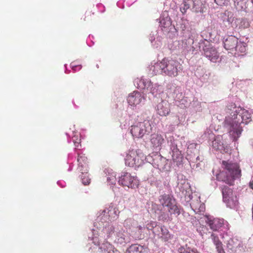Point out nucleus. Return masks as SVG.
<instances>
[{"instance_id": "1", "label": "nucleus", "mask_w": 253, "mask_h": 253, "mask_svg": "<svg viewBox=\"0 0 253 253\" xmlns=\"http://www.w3.org/2000/svg\"><path fill=\"white\" fill-rule=\"evenodd\" d=\"M238 109L235 103H231L227 106L226 112L230 114L233 119L235 120V126L233 124L229 131L233 140H237L240 137L243 129L240 125L241 123L247 124L251 121V114L247 111L243 110L241 114H238Z\"/></svg>"}, {"instance_id": "2", "label": "nucleus", "mask_w": 253, "mask_h": 253, "mask_svg": "<svg viewBox=\"0 0 253 253\" xmlns=\"http://www.w3.org/2000/svg\"><path fill=\"white\" fill-rule=\"evenodd\" d=\"M222 168L223 170L216 175L218 181H222L229 185L234 184L236 179L240 178L242 176L240 165L237 163L230 161H222Z\"/></svg>"}, {"instance_id": "3", "label": "nucleus", "mask_w": 253, "mask_h": 253, "mask_svg": "<svg viewBox=\"0 0 253 253\" xmlns=\"http://www.w3.org/2000/svg\"><path fill=\"white\" fill-rule=\"evenodd\" d=\"M152 130L151 122L147 120L131 126L130 129L132 136L136 138H141L145 135L149 134Z\"/></svg>"}, {"instance_id": "4", "label": "nucleus", "mask_w": 253, "mask_h": 253, "mask_svg": "<svg viewBox=\"0 0 253 253\" xmlns=\"http://www.w3.org/2000/svg\"><path fill=\"white\" fill-rule=\"evenodd\" d=\"M112 233H114V243L117 245L125 246L129 242V238L127 231L123 228H119L115 231V227L112 225L109 226L107 229V234L108 238L111 237Z\"/></svg>"}, {"instance_id": "5", "label": "nucleus", "mask_w": 253, "mask_h": 253, "mask_svg": "<svg viewBox=\"0 0 253 253\" xmlns=\"http://www.w3.org/2000/svg\"><path fill=\"white\" fill-rule=\"evenodd\" d=\"M159 201L164 208H167L168 211L170 215L174 214L178 216L180 214V209L176 205L175 199L170 195L166 194L162 195L159 197Z\"/></svg>"}, {"instance_id": "6", "label": "nucleus", "mask_w": 253, "mask_h": 253, "mask_svg": "<svg viewBox=\"0 0 253 253\" xmlns=\"http://www.w3.org/2000/svg\"><path fill=\"white\" fill-rule=\"evenodd\" d=\"M145 156L140 149L129 150L125 158V164L130 167H139L143 161Z\"/></svg>"}, {"instance_id": "7", "label": "nucleus", "mask_w": 253, "mask_h": 253, "mask_svg": "<svg viewBox=\"0 0 253 253\" xmlns=\"http://www.w3.org/2000/svg\"><path fill=\"white\" fill-rule=\"evenodd\" d=\"M164 73L171 77H176L178 72L181 70V65L176 60L164 58Z\"/></svg>"}, {"instance_id": "8", "label": "nucleus", "mask_w": 253, "mask_h": 253, "mask_svg": "<svg viewBox=\"0 0 253 253\" xmlns=\"http://www.w3.org/2000/svg\"><path fill=\"white\" fill-rule=\"evenodd\" d=\"M119 183L123 186L135 188L139 185V180L136 176L132 175L130 173L124 172L120 177Z\"/></svg>"}, {"instance_id": "9", "label": "nucleus", "mask_w": 253, "mask_h": 253, "mask_svg": "<svg viewBox=\"0 0 253 253\" xmlns=\"http://www.w3.org/2000/svg\"><path fill=\"white\" fill-rule=\"evenodd\" d=\"M165 139L163 135L159 133H154L150 135V142L153 149L160 150Z\"/></svg>"}, {"instance_id": "10", "label": "nucleus", "mask_w": 253, "mask_h": 253, "mask_svg": "<svg viewBox=\"0 0 253 253\" xmlns=\"http://www.w3.org/2000/svg\"><path fill=\"white\" fill-rule=\"evenodd\" d=\"M205 217L206 222L213 231L219 230L224 225V220L222 218H212L210 215H206Z\"/></svg>"}, {"instance_id": "11", "label": "nucleus", "mask_w": 253, "mask_h": 253, "mask_svg": "<svg viewBox=\"0 0 253 253\" xmlns=\"http://www.w3.org/2000/svg\"><path fill=\"white\" fill-rule=\"evenodd\" d=\"M153 233L155 236H158L164 241H167L171 238V235L169 230L165 226H158L153 231Z\"/></svg>"}, {"instance_id": "12", "label": "nucleus", "mask_w": 253, "mask_h": 253, "mask_svg": "<svg viewBox=\"0 0 253 253\" xmlns=\"http://www.w3.org/2000/svg\"><path fill=\"white\" fill-rule=\"evenodd\" d=\"M157 111L161 116H166L170 112V104L168 101L162 100L157 105Z\"/></svg>"}, {"instance_id": "13", "label": "nucleus", "mask_w": 253, "mask_h": 253, "mask_svg": "<svg viewBox=\"0 0 253 253\" xmlns=\"http://www.w3.org/2000/svg\"><path fill=\"white\" fill-rule=\"evenodd\" d=\"M142 99L141 93L137 91H134L128 95L127 101L130 105L136 106L141 102Z\"/></svg>"}, {"instance_id": "14", "label": "nucleus", "mask_w": 253, "mask_h": 253, "mask_svg": "<svg viewBox=\"0 0 253 253\" xmlns=\"http://www.w3.org/2000/svg\"><path fill=\"white\" fill-rule=\"evenodd\" d=\"M205 55L213 62H216L218 58L216 50L210 46H205L203 48Z\"/></svg>"}, {"instance_id": "15", "label": "nucleus", "mask_w": 253, "mask_h": 253, "mask_svg": "<svg viewBox=\"0 0 253 253\" xmlns=\"http://www.w3.org/2000/svg\"><path fill=\"white\" fill-rule=\"evenodd\" d=\"M238 42V39L233 36H229L224 42V46L227 50H230L231 52H233Z\"/></svg>"}, {"instance_id": "16", "label": "nucleus", "mask_w": 253, "mask_h": 253, "mask_svg": "<svg viewBox=\"0 0 253 253\" xmlns=\"http://www.w3.org/2000/svg\"><path fill=\"white\" fill-rule=\"evenodd\" d=\"M78 169L82 172L88 171L87 158L84 154H79L78 157Z\"/></svg>"}, {"instance_id": "17", "label": "nucleus", "mask_w": 253, "mask_h": 253, "mask_svg": "<svg viewBox=\"0 0 253 253\" xmlns=\"http://www.w3.org/2000/svg\"><path fill=\"white\" fill-rule=\"evenodd\" d=\"M164 58L160 62H157L150 66V71L153 75L164 73Z\"/></svg>"}, {"instance_id": "18", "label": "nucleus", "mask_w": 253, "mask_h": 253, "mask_svg": "<svg viewBox=\"0 0 253 253\" xmlns=\"http://www.w3.org/2000/svg\"><path fill=\"white\" fill-rule=\"evenodd\" d=\"M101 253H120L114 246L108 242L102 244L99 248Z\"/></svg>"}, {"instance_id": "19", "label": "nucleus", "mask_w": 253, "mask_h": 253, "mask_svg": "<svg viewBox=\"0 0 253 253\" xmlns=\"http://www.w3.org/2000/svg\"><path fill=\"white\" fill-rule=\"evenodd\" d=\"M172 159L173 163H176L177 166L182 164L183 156L181 152L176 147L172 150Z\"/></svg>"}, {"instance_id": "20", "label": "nucleus", "mask_w": 253, "mask_h": 253, "mask_svg": "<svg viewBox=\"0 0 253 253\" xmlns=\"http://www.w3.org/2000/svg\"><path fill=\"white\" fill-rule=\"evenodd\" d=\"M126 253H146V250L143 246L133 244L127 249Z\"/></svg>"}, {"instance_id": "21", "label": "nucleus", "mask_w": 253, "mask_h": 253, "mask_svg": "<svg viewBox=\"0 0 253 253\" xmlns=\"http://www.w3.org/2000/svg\"><path fill=\"white\" fill-rule=\"evenodd\" d=\"M221 190L223 201L227 203H229L230 199L232 198L233 194L232 189L227 186L224 185L221 187Z\"/></svg>"}, {"instance_id": "22", "label": "nucleus", "mask_w": 253, "mask_h": 253, "mask_svg": "<svg viewBox=\"0 0 253 253\" xmlns=\"http://www.w3.org/2000/svg\"><path fill=\"white\" fill-rule=\"evenodd\" d=\"M211 238L214 244L216 246V249L218 253H225L222 247V244L219 240L218 237L215 234L212 233L211 235Z\"/></svg>"}, {"instance_id": "23", "label": "nucleus", "mask_w": 253, "mask_h": 253, "mask_svg": "<svg viewBox=\"0 0 253 253\" xmlns=\"http://www.w3.org/2000/svg\"><path fill=\"white\" fill-rule=\"evenodd\" d=\"M192 8L196 12H201L202 10L203 3L201 0H188Z\"/></svg>"}, {"instance_id": "24", "label": "nucleus", "mask_w": 253, "mask_h": 253, "mask_svg": "<svg viewBox=\"0 0 253 253\" xmlns=\"http://www.w3.org/2000/svg\"><path fill=\"white\" fill-rule=\"evenodd\" d=\"M246 51V48L245 43L240 41H238L237 46H236L235 49L233 50L234 52L232 53L239 55L241 54L245 53Z\"/></svg>"}, {"instance_id": "25", "label": "nucleus", "mask_w": 253, "mask_h": 253, "mask_svg": "<svg viewBox=\"0 0 253 253\" xmlns=\"http://www.w3.org/2000/svg\"><path fill=\"white\" fill-rule=\"evenodd\" d=\"M104 212L108 214L110 220H114L118 217L117 211L113 207H109L107 210H104Z\"/></svg>"}, {"instance_id": "26", "label": "nucleus", "mask_w": 253, "mask_h": 253, "mask_svg": "<svg viewBox=\"0 0 253 253\" xmlns=\"http://www.w3.org/2000/svg\"><path fill=\"white\" fill-rule=\"evenodd\" d=\"M224 15L226 17L224 21H226L229 24H231L234 19V14L231 11H226L224 13Z\"/></svg>"}, {"instance_id": "27", "label": "nucleus", "mask_w": 253, "mask_h": 253, "mask_svg": "<svg viewBox=\"0 0 253 253\" xmlns=\"http://www.w3.org/2000/svg\"><path fill=\"white\" fill-rule=\"evenodd\" d=\"M191 6L190 3H189L188 0H183V2L180 7V11L183 13H186L187 9Z\"/></svg>"}, {"instance_id": "28", "label": "nucleus", "mask_w": 253, "mask_h": 253, "mask_svg": "<svg viewBox=\"0 0 253 253\" xmlns=\"http://www.w3.org/2000/svg\"><path fill=\"white\" fill-rule=\"evenodd\" d=\"M82 173L81 179L83 184L84 185H88L90 182V179L88 177L87 171Z\"/></svg>"}, {"instance_id": "29", "label": "nucleus", "mask_w": 253, "mask_h": 253, "mask_svg": "<svg viewBox=\"0 0 253 253\" xmlns=\"http://www.w3.org/2000/svg\"><path fill=\"white\" fill-rule=\"evenodd\" d=\"M179 253H200L196 249H191L190 248H180L178 250Z\"/></svg>"}, {"instance_id": "30", "label": "nucleus", "mask_w": 253, "mask_h": 253, "mask_svg": "<svg viewBox=\"0 0 253 253\" xmlns=\"http://www.w3.org/2000/svg\"><path fill=\"white\" fill-rule=\"evenodd\" d=\"M235 6L238 10H242L245 9L246 7V2L243 0L237 1L236 2Z\"/></svg>"}, {"instance_id": "31", "label": "nucleus", "mask_w": 253, "mask_h": 253, "mask_svg": "<svg viewBox=\"0 0 253 253\" xmlns=\"http://www.w3.org/2000/svg\"><path fill=\"white\" fill-rule=\"evenodd\" d=\"M72 139L76 147L78 148L79 145L81 146L80 143L81 142V139L80 135H74Z\"/></svg>"}, {"instance_id": "32", "label": "nucleus", "mask_w": 253, "mask_h": 253, "mask_svg": "<svg viewBox=\"0 0 253 253\" xmlns=\"http://www.w3.org/2000/svg\"><path fill=\"white\" fill-rule=\"evenodd\" d=\"M158 226L156 222L150 221L146 225V228L148 230H152L154 228L155 229Z\"/></svg>"}, {"instance_id": "33", "label": "nucleus", "mask_w": 253, "mask_h": 253, "mask_svg": "<svg viewBox=\"0 0 253 253\" xmlns=\"http://www.w3.org/2000/svg\"><path fill=\"white\" fill-rule=\"evenodd\" d=\"M199 201L198 200H196L195 201H193L191 204L190 206L192 210L194 211V212L197 213V211L199 209Z\"/></svg>"}, {"instance_id": "34", "label": "nucleus", "mask_w": 253, "mask_h": 253, "mask_svg": "<svg viewBox=\"0 0 253 253\" xmlns=\"http://www.w3.org/2000/svg\"><path fill=\"white\" fill-rule=\"evenodd\" d=\"M107 181L110 183V184H115L116 181V174L113 173L107 177Z\"/></svg>"}, {"instance_id": "35", "label": "nucleus", "mask_w": 253, "mask_h": 253, "mask_svg": "<svg viewBox=\"0 0 253 253\" xmlns=\"http://www.w3.org/2000/svg\"><path fill=\"white\" fill-rule=\"evenodd\" d=\"M229 0H214L215 3L220 6L226 5Z\"/></svg>"}, {"instance_id": "36", "label": "nucleus", "mask_w": 253, "mask_h": 253, "mask_svg": "<svg viewBox=\"0 0 253 253\" xmlns=\"http://www.w3.org/2000/svg\"><path fill=\"white\" fill-rule=\"evenodd\" d=\"M199 210H198L197 213H200L201 212H203L205 210V206L204 204L201 203L200 202H199Z\"/></svg>"}, {"instance_id": "37", "label": "nucleus", "mask_w": 253, "mask_h": 253, "mask_svg": "<svg viewBox=\"0 0 253 253\" xmlns=\"http://www.w3.org/2000/svg\"><path fill=\"white\" fill-rule=\"evenodd\" d=\"M212 147L215 149H219V142H218L217 140H214V141H212Z\"/></svg>"}, {"instance_id": "38", "label": "nucleus", "mask_w": 253, "mask_h": 253, "mask_svg": "<svg viewBox=\"0 0 253 253\" xmlns=\"http://www.w3.org/2000/svg\"><path fill=\"white\" fill-rule=\"evenodd\" d=\"M82 68L81 65H72V68L73 70H80Z\"/></svg>"}, {"instance_id": "39", "label": "nucleus", "mask_w": 253, "mask_h": 253, "mask_svg": "<svg viewBox=\"0 0 253 253\" xmlns=\"http://www.w3.org/2000/svg\"><path fill=\"white\" fill-rule=\"evenodd\" d=\"M250 187L253 190V180L250 181L249 184Z\"/></svg>"}, {"instance_id": "40", "label": "nucleus", "mask_w": 253, "mask_h": 253, "mask_svg": "<svg viewBox=\"0 0 253 253\" xmlns=\"http://www.w3.org/2000/svg\"><path fill=\"white\" fill-rule=\"evenodd\" d=\"M137 229L139 230V231H142L143 230V229L144 228V227L141 225H139L137 227Z\"/></svg>"}, {"instance_id": "41", "label": "nucleus", "mask_w": 253, "mask_h": 253, "mask_svg": "<svg viewBox=\"0 0 253 253\" xmlns=\"http://www.w3.org/2000/svg\"><path fill=\"white\" fill-rule=\"evenodd\" d=\"M252 0V2L253 3V0Z\"/></svg>"}]
</instances>
